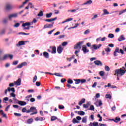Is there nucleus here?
Here are the masks:
<instances>
[{"label":"nucleus","instance_id":"50","mask_svg":"<svg viewBox=\"0 0 126 126\" xmlns=\"http://www.w3.org/2000/svg\"><path fill=\"white\" fill-rule=\"evenodd\" d=\"M58 118H57V117L56 116H52L51 117V121H55V120H57Z\"/></svg>","mask_w":126,"mask_h":126},{"label":"nucleus","instance_id":"62","mask_svg":"<svg viewBox=\"0 0 126 126\" xmlns=\"http://www.w3.org/2000/svg\"><path fill=\"white\" fill-rule=\"evenodd\" d=\"M22 67H23V66L21 64L18 65L17 66V68H22Z\"/></svg>","mask_w":126,"mask_h":126},{"label":"nucleus","instance_id":"27","mask_svg":"<svg viewBox=\"0 0 126 126\" xmlns=\"http://www.w3.org/2000/svg\"><path fill=\"white\" fill-rule=\"evenodd\" d=\"M53 15L52 13H47L46 15V18H50L52 17V15Z\"/></svg>","mask_w":126,"mask_h":126},{"label":"nucleus","instance_id":"32","mask_svg":"<svg viewBox=\"0 0 126 126\" xmlns=\"http://www.w3.org/2000/svg\"><path fill=\"white\" fill-rule=\"evenodd\" d=\"M92 3V1L91 0H89L84 3V4H91Z\"/></svg>","mask_w":126,"mask_h":126},{"label":"nucleus","instance_id":"39","mask_svg":"<svg viewBox=\"0 0 126 126\" xmlns=\"http://www.w3.org/2000/svg\"><path fill=\"white\" fill-rule=\"evenodd\" d=\"M104 69L106 71H110V67H109L108 65H105Z\"/></svg>","mask_w":126,"mask_h":126},{"label":"nucleus","instance_id":"3","mask_svg":"<svg viewBox=\"0 0 126 126\" xmlns=\"http://www.w3.org/2000/svg\"><path fill=\"white\" fill-rule=\"evenodd\" d=\"M13 58V56L12 55L9 54H6L4 55L2 58H1L0 57V61L7 60V59H10V60H12V58Z\"/></svg>","mask_w":126,"mask_h":126},{"label":"nucleus","instance_id":"56","mask_svg":"<svg viewBox=\"0 0 126 126\" xmlns=\"http://www.w3.org/2000/svg\"><path fill=\"white\" fill-rule=\"evenodd\" d=\"M14 85H15V84H14V82L13 83H10L9 85V86L10 87H13Z\"/></svg>","mask_w":126,"mask_h":126},{"label":"nucleus","instance_id":"2","mask_svg":"<svg viewBox=\"0 0 126 126\" xmlns=\"http://www.w3.org/2000/svg\"><path fill=\"white\" fill-rule=\"evenodd\" d=\"M36 22H37V19H33L32 22L23 23L22 26L24 27V30H29V29H30V27L29 26H30V25H33V24L36 23Z\"/></svg>","mask_w":126,"mask_h":126},{"label":"nucleus","instance_id":"23","mask_svg":"<svg viewBox=\"0 0 126 126\" xmlns=\"http://www.w3.org/2000/svg\"><path fill=\"white\" fill-rule=\"evenodd\" d=\"M57 19V17L54 18L53 19H46L45 20V21H46V22H52V21H55Z\"/></svg>","mask_w":126,"mask_h":126},{"label":"nucleus","instance_id":"42","mask_svg":"<svg viewBox=\"0 0 126 126\" xmlns=\"http://www.w3.org/2000/svg\"><path fill=\"white\" fill-rule=\"evenodd\" d=\"M99 75H100V76H104V75H105V72L104 71H100Z\"/></svg>","mask_w":126,"mask_h":126},{"label":"nucleus","instance_id":"61","mask_svg":"<svg viewBox=\"0 0 126 126\" xmlns=\"http://www.w3.org/2000/svg\"><path fill=\"white\" fill-rule=\"evenodd\" d=\"M18 63V61H14L13 62L12 64H13V65H16V64H17Z\"/></svg>","mask_w":126,"mask_h":126},{"label":"nucleus","instance_id":"21","mask_svg":"<svg viewBox=\"0 0 126 126\" xmlns=\"http://www.w3.org/2000/svg\"><path fill=\"white\" fill-rule=\"evenodd\" d=\"M44 120H45V118H43V117H37L35 119V121H36V122H38V121H44Z\"/></svg>","mask_w":126,"mask_h":126},{"label":"nucleus","instance_id":"46","mask_svg":"<svg viewBox=\"0 0 126 126\" xmlns=\"http://www.w3.org/2000/svg\"><path fill=\"white\" fill-rule=\"evenodd\" d=\"M83 106L84 108H85V109H87V108L89 107V103H87V104H84Z\"/></svg>","mask_w":126,"mask_h":126},{"label":"nucleus","instance_id":"18","mask_svg":"<svg viewBox=\"0 0 126 126\" xmlns=\"http://www.w3.org/2000/svg\"><path fill=\"white\" fill-rule=\"evenodd\" d=\"M102 11L103 12V15H108L110 14V13L109 12V11H108V10H107L106 9H103Z\"/></svg>","mask_w":126,"mask_h":126},{"label":"nucleus","instance_id":"38","mask_svg":"<svg viewBox=\"0 0 126 126\" xmlns=\"http://www.w3.org/2000/svg\"><path fill=\"white\" fill-rule=\"evenodd\" d=\"M13 26L15 28H17V27H19V26H20V24L19 23H17L15 25H14Z\"/></svg>","mask_w":126,"mask_h":126},{"label":"nucleus","instance_id":"57","mask_svg":"<svg viewBox=\"0 0 126 126\" xmlns=\"http://www.w3.org/2000/svg\"><path fill=\"white\" fill-rule=\"evenodd\" d=\"M55 30H56V29H53V30L49 32L48 34H49V35H51V34H52V33H53V32H54V31H55Z\"/></svg>","mask_w":126,"mask_h":126},{"label":"nucleus","instance_id":"20","mask_svg":"<svg viewBox=\"0 0 126 126\" xmlns=\"http://www.w3.org/2000/svg\"><path fill=\"white\" fill-rule=\"evenodd\" d=\"M43 55L44 58H46V59H49V53L48 52H44Z\"/></svg>","mask_w":126,"mask_h":126},{"label":"nucleus","instance_id":"11","mask_svg":"<svg viewBox=\"0 0 126 126\" xmlns=\"http://www.w3.org/2000/svg\"><path fill=\"white\" fill-rule=\"evenodd\" d=\"M63 50V47L62 46V45L59 46L57 48V52L58 54H62Z\"/></svg>","mask_w":126,"mask_h":126},{"label":"nucleus","instance_id":"52","mask_svg":"<svg viewBox=\"0 0 126 126\" xmlns=\"http://www.w3.org/2000/svg\"><path fill=\"white\" fill-rule=\"evenodd\" d=\"M105 52H111V49H110V48H109V47H107L105 49Z\"/></svg>","mask_w":126,"mask_h":126},{"label":"nucleus","instance_id":"64","mask_svg":"<svg viewBox=\"0 0 126 126\" xmlns=\"http://www.w3.org/2000/svg\"><path fill=\"white\" fill-rule=\"evenodd\" d=\"M101 39H102V37H101L97 38L96 39V42H99V41H101Z\"/></svg>","mask_w":126,"mask_h":126},{"label":"nucleus","instance_id":"19","mask_svg":"<svg viewBox=\"0 0 126 126\" xmlns=\"http://www.w3.org/2000/svg\"><path fill=\"white\" fill-rule=\"evenodd\" d=\"M82 123L87 124V116H85L82 119Z\"/></svg>","mask_w":126,"mask_h":126},{"label":"nucleus","instance_id":"59","mask_svg":"<svg viewBox=\"0 0 126 126\" xmlns=\"http://www.w3.org/2000/svg\"><path fill=\"white\" fill-rule=\"evenodd\" d=\"M9 108H10V105H8V106L6 107V108H5V111L6 112H7V111H8V109H9Z\"/></svg>","mask_w":126,"mask_h":126},{"label":"nucleus","instance_id":"53","mask_svg":"<svg viewBox=\"0 0 126 126\" xmlns=\"http://www.w3.org/2000/svg\"><path fill=\"white\" fill-rule=\"evenodd\" d=\"M93 126H99V123H98V122H94L93 123Z\"/></svg>","mask_w":126,"mask_h":126},{"label":"nucleus","instance_id":"29","mask_svg":"<svg viewBox=\"0 0 126 126\" xmlns=\"http://www.w3.org/2000/svg\"><path fill=\"white\" fill-rule=\"evenodd\" d=\"M44 15V13L43 12V11H40L39 13L37 14V16L42 17Z\"/></svg>","mask_w":126,"mask_h":126},{"label":"nucleus","instance_id":"55","mask_svg":"<svg viewBox=\"0 0 126 126\" xmlns=\"http://www.w3.org/2000/svg\"><path fill=\"white\" fill-rule=\"evenodd\" d=\"M73 59H74V56H72L70 58H68L67 61H68L69 62H71V60Z\"/></svg>","mask_w":126,"mask_h":126},{"label":"nucleus","instance_id":"37","mask_svg":"<svg viewBox=\"0 0 126 126\" xmlns=\"http://www.w3.org/2000/svg\"><path fill=\"white\" fill-rule=\"evenodd\" d=\"M105 98H106V99H111L112 98V96L110 94H106L105 95Z\"/></svg>","mask_w":126,"mask_h":126},{"label":"nucleus","instance_id":"26","mask_svg":"<svg viewBox=\"0 0 126 126\" xmlns=\"http://www.w3.org/2000/svg\"><path fill=\"white\" fill-rule=\"evenodd\" d=\"M8 91H9V92H10V91L12 92H15V90L14 89V88H8Z\"/></svg>","mask_w":126,"mask_h":126},{"label":"nucleus","instance_id":"63","mask_svg":"<svg viewBox=\"0 0 126 126\" xmlns=\"http://www.w3.org/2000/svg\"><path fill=\"white\" fill-rule=\"evenodd\" d=\"M30 101H31V102H35V101H36V99H35V98L32 97L30 99Z\"/></svg>","mask_w":126,"mask_h":126},{"label":"nucleus","instance_id":"8","mask_svg":"<svg viewBox=\"0 0 126 126\" xmlns=\"http://www.w3.org/2000/svg\"><path fill=\"white\" fill-rule=\"evenodd\" d=\"M82 50L84 54H87V53L89 52V50L87 49V47L85 45H83Z\"/></svg>","mask_w":126,"mask_h":126},{"label":"nucleus","instance_id":"14","mask_svg":"<svg viewBox=\"0 0 126 126\" xmlns=\"http://www.w3.org/2000/svg\"><path fill=\"white\" fill-rule=\"evenodd\" d=\"M54 22L52 23V24H46L44 26V28L46 29V28H52V27H53V25H54Z\"/></svg>","mask_w":126,"mask_h":126},{"label":"nucleus","instance_id":"40","mask_svg":"<svg viewBox=\"0 0 126 126\" xmlns=\"http://www.w3.org/2000/svg\"><path fill=\"white\" fill-rule=\"evenodd\" d=\"M90 33V30L89 29H88L84 32V34L85 35H87V34H89Z\"/></svg>","mask_w":126,"mask_h":126},{"label":"nucleus","instance_id":"25","mask_svg":"<svg viewBox=\"0 0 126 126\" xmlns=\"http://www.w3.org/2000/svg\"><path fill=\"white\" fill-rule=\"evenodd\" d=\"M19 104L21 106H25V105H26V102L20 101Z\"/></svg>","mask_w":126,"mask_h":126},{"label":"nucleus","instance_id":"1","mask_svg":"<svg viewBox=\"0 0 126 126\" xmlns=\"http://www.w3.org/2000/svg\"><path fill=\"white\" fill-rule=\"evenodd\" d=\"M126 69L125 67L121 68L115 70L114 75L117 76V80H120V77L123 76L125 73H126Z\"/></svg>","mask_w":126,"mask_h":126},{"label":"nucleus","instance_id":"36","mask_svg":"<svg viewBox=\"0 0 126 126\" xmlns=\"http://www.w3.org/2000/svg\"><path fill=\"white\" fill-rule=\"evenodd\" d=\"M10 96H11V97H13V100H15V97H16V95L14 93H11L10 94Z\"/></svg>","mask_w":126,"mask_h":126},{"label":"nucleus","instance_id":"31","mask_svg":"<svg viewBox=\"0 0 126 126\" xmlns=\"http://www.w3.org/2000/svg\"><path fill=\"white\" fill-rule=\"evenodd\" d=\"M78 114V115H80V116H84V115H85V112L83 111H79Z\"/></svg>","mask_w":126,"mask_h":126},{"label":"nucleus","instance_id":"30","mask_svg":"<svg viewBox=\"0 0 126 126\" xmlns=\"http://www.w3.org/2000/svg\"><path fill=\"white\" fill-rule=\"evenodd\" d=\"M114 37H115V35H114V34H112V33L109 34L108 36V37L110 38L111 39H113Z\"/></svg>","mask_w":126,"mask_h":126},{"label":"nucleus","instance_id":"44","mask_svg":"<svg viewBox=\"0 0 126 126\" xmlns=\"http://www.w3.org/2000/svg\"><path fill=\"white\" fill-rule=\"evenodd\" d=\"M96 18H98V15L95 14L93 17L92 18V20H94V19H96Z\"/></svg>","mask_w":126,"mask_h":126},{"label":"nucleus","instance_id":"10","mask_svg":"<svg viewBox=\"0 0 126 126\" xmlns=\"http://www.w3.org/2000/svg\"><path fill=\"white\" fill-rule=\"evenodd\" d=\"M50 49L51 50V54H56V53H57L56 46H51L50 47Z\"/></svg>","mask_w":126,"mask_h":126},{"label":"nucleus","instance_id":"33","mask_svg":"<svg viewBox=\"0 0 126 126\" xmlns=\"http://www.w3.org/2000/svg\"><path fill=\"white\" fill-rule=\"evenodd\" d=\"M74 81H75V84H79L80 83V79H74Z\"/></svg>","mask_w":126,"mask_h":126},{"label":"nucleus","instance_id":"24","mask_svg":"<svg viewBox=\"0 0 126 126\" xmlns=\"http://www.w3.org/2000/svg\"><path fill=\"white\" fill-rule=\"evenodd\" d=\"M84 103H85V98H83L80 100L79 103V106H81V105H82V104H83Z\"/></svg>","mask_w":126,"mask_h":126},{"label":"nucleus","instance_id":"54","mask_svg":"<svg viewBox=\"0 0 126 126\" xmlns=\"http://www.w3.org/2000/svg\"><path fill=\"white\" fill-rule=\"evenodd\" d=\"M90 110L91 111H94V110H95V108H94V106L91 105V106H90Z\"/></svg>","mask_w":126,"mask_h":126},{"label":"nucleus","instance_id":"48","mask_svg":"<svg viewBox=\"0 0 126 126\" xmlns=\"http://www.w3.org/2000/svg\"><path fill=\"white\" fill-rule=\"evenodd\" d=\"M67 82L68 83H69V84H72V83H73V81L70 79H68Z\"/></svg>","mask_w":126,"mask_h":126},{"label":"nucleus","instance_id":"12","mask_svg":"<svg viewBox=\"0 0 126 126\" xmlns=\"http://www.w3.org/2000/svg\"><path fill=\"white\" fill-rule=\"evenodd\" d=\"M15 85H16L17 86H19L21 85V79L19 78L17 81H14Z\"/></svg>","mask_w":126,"mask_h":126},{"label":"nucleus","instance_id":"35","mask_svg":"<svg viewBox=\"0 0 126 126\" xmlns=\"http://www.w3.org/2000/svg\"><path fill=\"white\" fill-rule=\"evenodd\" d=\"M37 75L34 76V77L33 78V79H32L33 83H35V82H36V81H37Z\"/></svg>","mask_w":126,"mask_h":126},{"label":"nucleus","instance_id":"13","mask_svg":"<svg viewBox=\"0 0 126 126\" xmlns=\"http://www.w3.org/2000/svg\"><path fill=\"white\" fill-rule=\"evenodd\" d=\"M94 63L95 65H100V66H101V65H103V63L100 61H95L94 62Z\"/></svg>","mask_w":126,"mask_h":126},{"label":"nucleus","instance_id":"16","mask_svg":"<svg viewBox=\"0 0 126 126\" xmlns=\"http://www.w3.org/2000/svg\"><path fill=\"white\" fill-rule=\"evenodd\" d=\"M0 115H1L3 118L7 119V116H6V114L3 112V111L1 110H0Z\"/></svg>","mask_w":126,"mask_h":126},{"label":"nucleus","instance_id":"45","mask_svg":"<svg viewBox=\"0 0 126 126\" xmlns=\"http://www.w3.org/2000/svg\"><path fill=\"white\" fill-rule=\"evenodd\" d=\"M22 65V66H26V65H27V62H24L22 63H21Z\"/></svg>","mask_w":126,"mask_h":126},{"label":"nucleus","instance_id":"41","mask_svg":"<svg viewBox=\"0 0 126 126\" xmlns=\"http://www.w3.org/2000/svg\"><path fill=\"white\" fill-rule=\"evenodd\" d=\"M3 103H6V101H8V97H5L3 98Z\"/></svg>","mask_w":126,"mask_h":126},{"label":"nucleus","instance_id":"4","mask_svg":"<svg viewBox=\"0 0 126 126\" xmlns=\"http://www.w3.org/2000/svg\"><path fill=\"white\" fill-rule=\"evenodd\" d=\"M82 44H83V41L79 42L74 46V49H76L77 50H80V49H81L80 45H82Z\"/></svg>","mask_w":126,"mask_h":126},{"label":"nucleus","instance_id":"5","mask_svg":"<svg viewBox=\"0 0 126 126\" xmlns=\"http://www.w3.org/2000/svg\"><path fill=\"white\" fill-rule=\"evenodd\" d=\"M101 47H102V44H99L98 45L97 44H93L92 45V47H91V48L94 49V50H98V49H100V48H101Z\"/></svg>","mask_w":126,"mask_h":126},{"label":"nucleus","instance_id":"7","mask_svg":"<svg viewBox=\"0 0 126 126\" xmlns=\"http://www.w3.org/2000/svg\"><path fill=\"white\" fill-rule=\"evenodd\" d=\"M17 16H18L17 13L11 14L8 16V18L9 19L11 20L12 19V18H16Z\"/></svg>","mask_w":126,"mask_h":126},{"label":"nucleus","instance_id":"17","mask_svg":"<svg viewBox=\"0 0 126 126\" xmlns=\"http://www.w3.org/2000/svg\"><path fill=\"white\" fill-rule=\"evenodd\" d=\"M124 40H126V38H125V36H124V35L122 34L118 38V41L119 42H121L122 41H124Z\"/></svg>","mask_w":126,"mask_h":126},{"label":"nucleus","instance_id":"22","mask_svg":"<svg viewBox=\"0 0 126 126\" xmlns=\"http://www.w3.org/2000/svg\"><path fill=\"white\" fill-rule=\"evenodd\" d=\"M33 122H34V120H33V119L30 118L27 120V123L29 125H31V124H32V123H33Z\"/></svg>","mask_w":126,"mask_h":126},{"label":"nucleus","instance_id":"60","mask_svg":"<svg viewBox=\"0 0 126 126\" xmlns=\"http://www.w3.org/2000/svg\"><path fill=\"white\" fill-rule=\"evenodd\" d=\"M35 85H36V86L39 87V86L41 85V83H40L39 82H36Z\"/></svg>","mask_w":126,"mask_h":126},{"label":"nucleus","instance_id":"28","mask_svg":"<svg viewBox=\"0 0 126 126\" xmlns=\"http://www.w3.org/2000/svg\"><path fill=\"white\" fill-rule=\"evenodd\" d=\"M54 75H56V76H59V77H63V75L59 73H55L54 74Z\"/></svg>","mask_w":126,"mask_h":126},{"label":"nucleus","instance_id":"51","mask_svg":"<svg viewBox=\"0 0 126 126\" xmlns=\"http://www.w3.org/2000/svg\"><path fill=\"white\" fill-rule=\"evenodd\" d=\"M97 118H99L98 122H102V117L100 114L97 115Z\"/></svg>","mask_w":126,"mask_h":126},{"label":"nucleus","instance_id":"15","mask_svg":"<svg viewBox=\"0 0 126 126\" xmlns=\"http://www.w3.org/2000/svg\"><path fill=\"white\" fill-rule=\"evenodd\" d=\"M25 43H27V41H20L18 42V43L17 44V46H22L23 45H25Z\"/></svg>","mask_w":126,"mask_h":126},{"label":"nucleus","instance_id":"6","mask_svg":"<svg viewBox=\"0 0 126 126\" xmlns=\"http://www.w3.org/2000/svg\"><path fill=\"white\" fill-rule=\"evenodd\" d=\"M31 108H32L33 109H32V110H31V112H32L33 113H32L31 114V116H33V115H36L38 114V111H37V109H36L35 107H32Z\"/></svg>","mask_w":126,"mask_h":126},{"label":"nucleus","instance_id":"58","mask_svg":"<svg viewBox=\"0 0 126 126\" xmlns=\"http://www.w3.org/2000/svg\"><path fill=\"white\" fill-rule=\"evenodd\" d=\"M59 108L61 110H63V109H64V106H63V105H59Z\"/></svg>","mask_w":126,"mask_h":126},{"label":"nucleus","instance_id":"43","mask_svg":"<svg viewBox=\"0 0 126 126\" xmlns=\"http://www.w3.org/2000/svg\"><path fill=\"white\" fill-rule=\"evenodd\" d=\"M72 123L73 124H78L79 122L77 121V120H76V119L74 118L72 120Z\"/></svg>","mask_w":126,"mask_h":126},{"label":"nucleus","instance_id":"49","mask_svg":"<svg viewBox=\"0 0 126 126\" xmlns=\"http://www.w3.org/2000/svg\"><path fill=\"white\" fill-rule=\"evenodd\" d=\"M80 83L83 84V83H85L86 82V79H80Z\"/></svg>","mask_w":126,"mask_h":126},{"label":"nucleus","instance_id":"47","mask_svg":"<svg viewBox=\"0 0 126 126\" xmlns=\"http://www.w3.org/2000/svg\"><path fill=\"white\" fill-rule=\"evenodd\" d=\"M126 12V11L125 10H122V11H119V15H122L123 13H125Z\"/></svg>","mask_w":126,"mask_h":126},{"label":"nucleus","instance_id":"9","mask_svg":"<svg viewBox=\"0 0 126 126\" xmlns=\"http://www.w3.org/2000/svg\"><path fill=\"white\" fill-rule=\"evenodd\" d=\"M13 8V6L10 5V4H7L5 7V9L6 10H10Z\"/></svg>","mask_w":126,"mask_h":126},{"label":"nucleus","instance_id":"34","mask_svg":"<svg viewBox=\"0 0 126 126\" xmlns=\"http://www.w3.org/2000/svg\"><path fill=\"white\" fill-rule=\"evenodd\" d=\"M121 121V118L118 117H116L115 120H114L115 123H119Z\"/></svg>","mask_w":126,"mask_h":126}]
</instances>
